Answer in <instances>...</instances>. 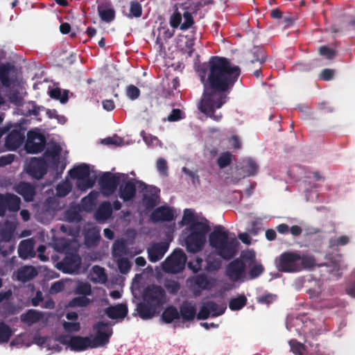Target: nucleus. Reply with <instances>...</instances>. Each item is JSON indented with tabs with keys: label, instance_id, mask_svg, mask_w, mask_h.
I'll return each instance as SVG.
<instances>
[{
	"label": "nucleus",
	"instance_id": "obj_1",
	"mask_svg": "<svg viewBox=\"0 0 355 355\" xmlns=\"http://www.w3.org/2000/svg\"><path fill=\"white\" fill-rule=\"evenodd\" d=\"M241 73L238 66L232 65L228 59L212 56L205 69L200 73V80L204 85L202 98L198 108L207 116L220 121L223 114H216L227 101V95L232 91Z\"/></svg>",
	"mask_w": 355,
	"mask_h": 355
},
{
	"label": "nucleus",
	"instance_id": "obj_2",
	"mask_svg": "<svg viewBox=\"0 0 355 355\" xmlns=\"http://www.w3.org/2000/svg\"><path fill=\"white\" fill-rule=\"evenodd\" d=\"M209 241L216 254L225 261L232 260L239 252V241L236 237H230L228 231H225L221 225L214 227Z\"/></svg>",
	"mask_w": 355,
	"mask_h": 355
},
{
	"label": "nucleus",
	"instance_id": "obj_3",
	"mask_svg": "<svg viewBox=\"0 0 355 355\" xmlns=\"http://www.w3.org/2000/svg\"><path fill=\"white\" fill-rule=\"evenodd\" d=\"M315 265L313 256L296 251L284 252L275 259L276 268L282 272H297L311 269Z\"/></svg>",
	"mask_w": 355,
	"mask_h": 355
},
{
	"label": "nucleus",
	"instance_id": "obj_4",
	"mask_svg": "<svg viewBox=\"0 0 355 355\" xmlns=\"http://www.w3.org/2000/svg\"><path fill=\"white\" fill-rule=\"evenodd\" d=\"M210 231L207 220L193 223L182 231L184 241L188 252H200L206 243V235Z\"/></svg>",
	"mask_w": 355,
	"mask_h": 355
},
{
	"label": "nucleus",
	"instance_id": "obj_5",
	"mask_svg": "<svg viewBox=\"0 0 355 355\" xmlns=\"http://www.w3.org/2000/svg\"><path fill=\"white\" fill-rule=\"evenodd\" d=\"M186 257L181 250H175L162 263L166 272L176 274L182 272L185 266Z\"/></svg>",
	"mask_w": 355,
	"mask_h": 355
},
{
	"label": "nucleus",
	"instance_id": "obj_6",
	"mask_svg": "<svg viewBox=\"0 0 355 355\" xmlns=\"http://www.w3.org/2000/svg\"><path fill=\"white\" fill-rule=\"evenodd\" d=\"M128 178V175L125 173L113 174L110 172L105 173L99 179V184L105 193H113L121 181H125Z\"/></svg>",
	"mask_w": 355,
	"mask_h": 355
},
{
	"label": "nucleus",
	"instance_id": "obj_7",
	"mask_svg": "<svg viewBox=\"0 0 355 355\" xmlns=\"http://www.w3.org/2000/svg\"><path fill=\"white\" fill-rule=\"evenodd\" d=\"M93 329L96 331V336L92 340V349L104 346L110 342L113 331L108 322H98L94 325Z\"/></svg>",
	"mask_w": 355,
	"mask_h": 355
},
{
	"label": "nucleus",
	"instance_id": "obj_8",
	"mask_svg": "<svg viewBox=\"0 0 355 355\" xmlns=\"http://www.w3.org/2000/svg\"><path fill=\"white\" fill-rule=\"evenodd\" d=\"M142 297L144 302L159 308L165 302L166 293L160 286L152 285L145 288Z\"/></svg>",
	"mask_w": 355,
	"mask_h": 355
},
{
	"label": "nucleus",
	"instance_id": "obj_9",
	"mask_svg": "<svg viewBox=\"0 0 355 355\" xmlns=\"http://www.w3.org/2000/svg\"><path fill=\"white\" fill-rule=\"evenodd\" d=\"M195 295H199L202 291L210 290L214 285L215 279L205 273L193 275L188 279Z\"/></svg>",
	"mask_w": 355,
	"mask_h": 355
},
{
	"label": "nucleus",
	"instance_id": "obj_10",
	"mask_svg": "<svg viewBox=\"0 0 355 355\" xmlns=\"http://www.w3.org/2000/svg\"><path fill=\"white\" fill-rule=\"evenodd\" d=\"M46 145L45 137L36 131L30 130L27 133L25 150L28 153L35 154L44 150Z\"/></svg>",
	"mask_w": 355,
	"mask_h": 355
},
{
	"label": "nucleus",
	"instance_id": "obj_11",
	"mask_svg": "<svg viewBox=\"0 0 355 355\" xmlns=\"http://www.w3.org/2000/svg\"><path fill=\"white\" fill-rule=\"evenodd\" d=\"M241 257L245 262V268H250L248 272V278L254 279L259 277L265 270L263 266L257 262L256 254L253 250L243 253Z\"/></svg>",
	"mask_w": 355,
	"mask_h": 355
},
{
	"label": "nucleus",
	"instance_id": "obj_12",
	"mask_svg": "<svg viewBox=\"0 0 355 355\" xmlns=\"http://www.w3.org/2000/svg\"><path fill=\"white\" fill-rule=\"evenodd\" d=\"M122 184L119 187V197L124 202H128L131 200L136 195V183L139 184V187L142 189H145L147 187V185L141 182L137 181L135 179L128 178L125 180L122 181Z\"/></svg>",
	"mask_w": 355,
	"mask_h": 355
},
{
	"label": "nucleus",
	"instance_id": "obj_13",
	"mask_svg": "<svg viewBox=\"0 0 355 355\" xmlns=\"http://www.w3.org/2000/svg\"><path fill=\"white\" fill-rule=\"evenodd\" d=\"M21 199L12 193H0V216L3 217L6 212H17L20 209Z\"/></svg>",
	"mask_w": 355,
	"mask_h": 355
},
{
	"label": "nucleus",
	"instance_id": "obj_14",
	"mask_svg": "<svg viewBox=\"0 0 355 355\" xmlns=\"http://www.w3.org/2000/svg\"><path fill=\"white\" fill-rule=\"evenodd\" d=\"M225 275L232 282L243 280L246 275L245 262L242 258L232 261L226 266Z\"/></svg>",
	"mask_w": 355,
	"mask_h": 355
},
{
	"label": "nucleus",
	"instance_id": "obj_15",
	"mask_svg": "<svg viewBox=\"0 0 355 355\" xmlns=\"http://www.w3.org/2000/svg\"><path fill=\"white\" fill-rule=\"evenodd\" d=\"M25 139V130L21 125L15 126L7 135L5 146L10 150L19 148Z\"/></svg>",
	"mask_w": 355,
	"mask_h": 355
},
{
	"label": "nucleus",
	"instance_id": "obj_16",
	"mask_svg": "<svg viewBox=\"0 0 355 355\" xmlns=\"http://www.w3.org/2000/svg\"><path fill=\"white\" fill-rule=\"evenodd\" d=\"M225 309V306H219L214 301H207L202 303V305L197 314V318L198 320H206L210 315L211 317H217L223 314Z\"/></svg>",
	"mask_w": 355,
	"mask_h": 355
},
{
	"label": "nucleus",
	"instance_id": "obj_17",
	"mask_svg": "<svg viewBox=\"0 0 355 355\" xmlns=\"http://www.w3.org/2000/svg\"><path fill=\"white\" fill-rule=\"evenodd\" d=\"M81 258L78 254H67L62 261L60 262L59 268L65 273H72L78 270L81 265Z\"/></svg>",
	"mask_w": 355,
	"mask_h": 355
},
{
	"label": "nucleus",
	"instance_id": "obj_18",
	"mask_svg": "<svg viewBox=\"0 0 355 355\" xmlns=\"http://www.w3.org/2000/svg\"><path fill=\"white\" fill-rule=\"evenodd\" d=\"M169 248L166 241L154 243L147 249L148 257L150 262L155 263L163 258Z\"/></svg>",
	"mask_w": 355,
	"mask_h": 355
},
{
	"label": "nucleus",
	"instance_id": "obj_19",
	"mask_svg": "<svg viewBox=\"0 0 355 355\" xmlns=\"http://www.w3.org/2000/svg\"><path fill=\"white\" fill-rule=\"evenodd\" d=\"M150 218L153 223L172 221L175 218L173 209L168 206L156 208L150 214Z\"/></svg>",
	"mask_w": 355,
	"mask_h": 355
},
{
	"label": "nucleus",
	"instance_id": "obj_20",
	"mask_svg": "<svg viewBox=\"0 0 355 355\" xmlns=\"http://www.w3.org/2000/svg\"><path fill=\"white\" fill-rule=\"evenodd\" d=\"M97 12L101 21L104 22L110 23L115 19V10L109 1L99 3L97 6Z\"/></svg>",
	"mask_w": 355,
	"mask_h": 355
},
{
	"label": "nucleus",
	"instance_id": "obj_21",
	"mask_svg": "<svg viewBox=\"0 0 355 355\" xmlns=\"http://www.w3.org/2000/svg\"><path fill=\"white\" fill-rule=\"evenodd\" d=\"M128 309L126 304H118L110 306L105 309V315L110 319L122 321L128 315Z\"/></svg>",
	"mask_w": 355,
	"mask_h": 355
},
{
	"label": "nucleus",
	"instance_id": "obj_22",
	"mask_svg": "<svg viewBox=\"0 0 355 355\" xmlns=\"http://www.w3.org/2000/svg\"><path fill=\"white\" fill-rule=\"evenodd\" d=\"M196 304L189 301H184L180 306V318H182V322H191L193 321L196 315Z\"/></svg>",
	"mask_w": 355,
	"mask_h": 355
},
{
	"label": "nucleus",
	"instance_id": "obj_23",
	"mask_svg": "<svg viewBox=\"0 0 355 355\" xmlns=\"http://www.w3.org/2000/svg\"><path fill=\"white\" fill-rule=\"evenodd\" d=\"M28 173L33 178L40 180L47 173V166L42 160H32L29 164Z\"/></svg>",
	"mask_w": 355,
	"mask_h": 355
},
{
	"label": "nucleus",
	"instance_id": "obj_24",
	"mask_svg": "<svg viewBox=\"0 0 355 355\" xmlns=\"http://www.w3.org/2000/svg\"><path fill=\"white\" fill-rule=\"evenodd\" d=\"M92 339L88 337H83L80 336H71V347L70 349L74 352H82L86 350L87 348H92Z\"/></svg>",
	"mask_w": 355,
	"mask_h": 355
},
{
	"label": "nucleus",
	"instance_id": "obj_25",
	"mask_svg": "<svg viewBox=\"0 0 355 355\" xmlns=\"http://www.w3.org/2000/svg\"><path fill=\"white\" fill-rule=\"evenodd\" d=\"M16 192L21 195L27 202L33 200L35 196V188L31 183L26 182H20L15 186Z\"/></svg>",
	"mask_w": 355,
	"mask_h": 355
},
{
	"label": "nucleus",
	"instance_id": "obj_26",
	"mask_svg": "<svg viewBox=\"0 0 355 355\" xmlns=\"http://www.w3.org/2000/svg\"><path fill=\"white\" fill-rule=\"evenodd\" d=\"M44 318V313L35 309H28L20 316L21 321L28 326H31L40 322L43 320Z\"/></svg>",
	"mask_w": 355,
	"mask_h": 355
},
{
	"label": "nucleus",
	"instance_id": "obj_27",
	"mask_svg": "<svg viewBox=\"0 0 355 355\" xmlns=\"http://www.w3.org/2000/svg\"><path fill=\"white\" fill-rule=\"evenodd\" d=\"M18 254L19 257L24 259L35 256L34 243L31 239L23 240L19 243Z\"/></svg>",
	"mask_w": 355,
	"mask_h": 355
},
{
	"label": "nucleus",
	"instance_id": "obj_28",
	"mask_svg": "<svg viewBox=\"0 0 355 355\" xmlns=\"http://www.w3.org/2000/svg\"><path fill=\"white\" fill-rule=\"evenodd\" d=\"M37 275V271L33 266H25L17 270V279L22 283H26Z\"/></svg>",
	"mask_w": 355,
	"mask_h": 355
},
{
	"label": "nucleus",
	"instance_id": "obj_29",
	"mask_svg": "<svg viewBox=\"0 0 355 355\" xmlns=\"http://www.w3.org/2000/svg\"><path fill=\"white\" fill-rule=\"evenodd\" d=\"M157 309L155 306L144 301L139 303L137 306V311L139 317L144 320L152 318L155 315Z\"/></svg>",
	"mask_w": 355,
	"mask_h": 355
},
{
	"label": "nucleus",
	"instance_id": "obj_30",
	"mask_svg": "<svg viewBox=\"0 0 355 355\" xmlns=\"http://www.w3.org/2000/svg\"><path fill=\"white\" fill-rule=\"evenodd\" d=\"M113 208L108 201L103 202L95 213V218L98 221H105L110 218Z\"/></svg>",
	"mask_w": 355,
	"mask_h": 355
},
{
	"label": "nucleus",
	"instance_id": "obj_31",
	"mask_svg": "<svg viewBox=\"0 0 355 355\" xmlns=\"http://www.w3.org/2000/svg\"><path fill=\"white\" fill-rule=\"evenodd\" d=\"M180 319L178 309L173 305H169L165 308L161 315V320L166 324H171Z\"/></svg>",
	"mask_w": 355,
	"mask_h": 355
},
{
	"label": "nucleus",
	"instance_id": "obj_32",
	"mask_svg": "<svg viewBox=\"0 0 355 355\" xmlns=\"http://www.w3.org/2000/svg\"><path fill=\"white\" fill-rule=\"evenodd\" d=\"M90 175L89 167L86 164H83L80 166L73 167L69 171V175L73 180L83 179L88 178Z\"/></svg>",
	"mask_w": 355,
	"mask_h": 355
},
{
	"label": "nucleus",
	"instance_id": "obj_33",
	"mask_svg": "<svg viewBox=\"0 0 355 355\" xmlns=\"http://www.w3.org/2000/svg\"><path fill=\"white\" fill-rule=\"evenodd\" d=\"M241 170L246 176H253L257 173L259 166L252 159L247 158L242 161Z\"/></svg>",
	"mask_w": 355,
	"mask_h": 355
},
{
	"label": "nucleus",
	"instance_id": "obj_34",
	"mask_svg": "<svg viewBox=\"0 0 355 355\" xmlns=\"http://www.w3.org/2000/svg\"><path fill=\"white\" fill-rule=\"evenodd\" d=\"M205 270L208 272H216L221 268L222 261L215 254L210 253L207 257Z\"/></svg>",
	"mask_w": 355,
	"mask_h": 355
},
{
	"label": "nucleus",
	"instance_id": "obj_35",
	"mask_svg": "<svg viewBox=\"0 0 355 355\" xmlns=\"http://www.w3.org/2000/svg\"><path fill=\"white\" fill-rule=\"evenodd\" d=\"M97 194L94 191L90 192L87 196L83 198L81 206L83 211L92 212L96 206Z\"/></svg>",
	"mask_w": 355,
	"mask_h": 355
},
{
	"label": "nucleus",
	"instance_id": "obj_36",
	"mask_svg": "<svg viewBox=\"0 0 355 355\" xmlns=\"http://www.w3.org/2000/svg\"><path fill=\"white\" fill-rule=\"evenodd\" d=\"M12 67L9 64H5L0 66V81L3 86L8 87L12 84L9 76Z\"/></svg>",
	"mask_w": 355,
	"mask_h": 355
},
{
	"label": "nucleus",
	"instance_id": "obj_37",
	"mask_svg": "<svg viewBox=\"0 0 355 355\" xmlns=\"http://www.w3.org/2000/svg\"><path fill=\"white\" fill-rule=\"evenodd\" d=\"M148 192L149 195L144 194V200L147 207H154L156 205L159 190L155 187H150Z\"/></svg>",
	"mask_w": 355,
	"mask_h": 355
},
{
	"label": "nucleus",
	"instance_id": "obj_38",
	"mask_svg": "<svg viewBox=\"0 0 355 355\" xmlns=\"http://www.w3.org/2000/svg\"><path fill=\"white\" fill-rule=\"evenodd\" d=\"M247 297L244 295L232 298L229 302V308L232 311H239L243 308L247 304Z\"/></svg>",
	"mask_w": 355,
	"mask_h": 355
},
{
	"label": "nucleus",
	"instance_id": "obj_39",
	"mask_svg": "<svg viewBox=\"0 0 355 355\" xmlns=\"http://www.w3.org/2000/svg\"><path fill=\"white\" fill-rule=\"evenodd\" d=\"M12 330L4 322H0V343H8L12 336Z\"/></svg>",
	"mask_w": 355,
	"mask_h": 355
},
{
	"label": "nucleus",
	"instance_id": "obj_40",
	"mask_svg": "<svg viewBox=\"0 0 355 355\" xmlns=\"http://www.w3.org/2000/svg\"><path fill=\"white\" fill-rule=\"evenodd\" d=\"M232 162V155L230 152L222 153L216 160V164L220 169L228 166Z\"/></svg>",
	"mask_w": 355,
	"mask_h": 355
},
{
	"label": "nucleus",
	"instance_id": "obj_41",
	"mask_svg": "<svg viewBox=\"0 0 355 355\" xmlns=\"http://www.w3.org/2000/svg\"><path fill=\"white\" fill-rule=\"evenodd\" d=\"M142 15V7L141 5L135 1H132L130 3V12L126 16L128 18L140 17Z\"/></svg>",
	"mask_w": 355,
	"mask_h": 355
},
{
	"label": "nucleus",
	"instance_id": "obj_42",
	"mask_svg": "<svg viewBox=\"0 0 355 355\" xmlns=\"http://www.w3.org/2000/svg\"><path fill=\"white\" fill-rule=\"evenodd\" d=\"M61 153V147L59 145H55L51 148L48 149L45 154L50 156L53 159V163L55 166H58L60 163V155Z\"/></svg>",
	"mask_w": 355,
	"mask_h": 355
},
{
	"label": "nucleus",
	"instance_id": "obj_43",
	"mask_svg": "<svg viewBox=\"0 0 355 355\" xmlns=\"http://www.w3.org/2000/svg\"><path fill=\"white\" fill-rule=\"evenodd\" d=\"M15 228L11 224H8L0 230V236L3 241L8 242L12 240Z\"/></svg>",
	"mask_w": 355,
	"mask_h": 355
},
{
	"label": "nucleus",
	"instance_id": "obj_44",
	"mask_svg": "<svg viewBox=\"0 0 355 355\" xmlns=\"http://www.w3.org/2000/svg\"><path fill=\"white\" fill-rule=\"evenodd\" d=\"M113 255L114 257H121L126 252V243L125 241H116L112 246Z\"/></svg>",
	"mask_w": 355,
	"mask_h": 355
},
{
	"label": "nucleus",
	"instance_id": "obj_45",
	"mask_svg": "<svg viewBox=\"0 0 355 355\" xmlns=\"http://www.w3.org/2000/svg\"><path fill=\"white\" fill-rule=\"evenodd\" d=\"M196 218L190 209H185L184 211L183 217L181 221L182 225H191L193 223H198Z\"/></svg>",
	"mask_w": 355,
	"mask_h": 355
},
{
	"label": "nucleus",
	"instance_id": "obj_46",
	"mask_svg": "<svg viewBox=\"0 0 355 355\" xmlns=\"http://www.w3.org/2000/svg\"><path fill=\"white\" fill-rule=\"evenodd\" d=\"M55 190L58 197H65L71 192V185L67 182H63L57 185Z\"/></svg>",
	"mask_w": 355,
	"mask_h": 355
},
{
	"label": "nucleus",
	"instance_id": "obj_47",
	"mask_svg": "<svg viewBox=\"0 0 355 355\" xmlns=\"http://www.w3.org/2000/svg\"><path fill=\"white\" fill-rule=\"evenodd\" d=\"M91 301L89 298L85 296H78L73 298L69 302V306L70 307H83L87 306L90 304Z\"/></svg>",
	"mask_w": 355,
	"mask_h": 355
},
{
	"label": "nucleus",
	"instance_id": "obj_48",
	"mask_svg": "<svg viewBox=\"0 0 355 355\" xmlns=\"http://www.w3.org/2000/svg\"><path fill=\"white\" fill-rule=\"evenodd\" d=\"M319 54L327 60L334 59L336 54V50L329 48L328 46H321L318 49Z\"/></svg>",
	"mask_w": 355,
	"mask_h": 355
},
{
	"label": "nucleus",
	"instance_id": "obj_49",
	"mask_svg": "<svg viewBox=\"0 0 355 355\" xmlns=\"http://www.w3.org/2000/svg\"><path fill=\"white\" fill-rule=\"evenodd\" d=\"M94 180L90 178L89 176H88V178L77 180L76 182L77 188L81 191H85L90 189L94 186Z\"/></svg>",
	"mask_w": 355,
	"mask_h": 355
},
{
	"label": "nucleus",
	"instance_id": "obj_50",
	"mask_svg": "<svg viewBox=\"0 0 355 355\" xmlns=\"http://www.w3.org/2000/svg\"><path fill=\"white\" fill-rule=\"evenodd\" d=\"M76 293L82 295V296L89 295L92 293L91 285L87 283H80L76 288Z\"/></svg>",
	"mask_w": 355,
	"mask_h": 355
},
{
	"label": "nucleus",
	"instance_id": "obj_51",
	"mask_svg": "<svg viewBox=\"0 0 355 355\" xmlns=\"http://www.w3.org/2000/svg\"><path fill=\"white\" fill-rule=\"evenodd\" d=\"M125 92L126 96L132 101L137 99L141 94L140 89L134 85L127 86Z\"/></svg>",
	"mask_w": 355,
	"mask_h": 355
},
{
	"label": "nucleus",
	"instance_id": "obj_52",
	"mask_svg": "<svg viewBox=\"0 0 355 355\" xmlns=\"http://www.w3.org/2000/svg\"><path fill=\"white\" fill-rule=\"evenodd\" d=\"M182 171L187 175H188L192 181V184L193 185L200 184V177L198 175V171H192L188 168L184 166L182 168Z\"/></svg>",
	"mask_w": 355,
	"mask_h": 355
},
{
	"label": "nucleus",
	"instance_id": "obj_53",
	"mask_svg": "<svg viewBox=\"0 0 355 355\" xmlns=\"http://www.w3.org/2000/svg\"><path fill=\"white\" fill-rule=\"evenodd\" d=\"M184 21L180 25L181 30H187L194 23L193 16L191 13L188 11H186L182 15Z\"/></svg>",
	"mask_w": 355,
	"mask_h": 355
},
{
	"label": "nucleus",
	"instance_id": "obj_54",
	"mask_svg": "<svg viewBox=\"0 0 355 355\" xmlns=\"http://www.w3.org/2000/svg\"><path fill=\"white\" fill-rule=\"evenodd\" d=\"M118 268L121 273L126 274L128 273L130 268L131 264L128 259L126 258H121L118 260Z\"/></svg>",
	"mask_w": 355,
	"mask_h": 355
},
{
	"label": "nucleus",
	"instance_id": "obj_55",
	"mask_svg": "<svg viewBox=\"0 0 355 355\" xmlns=\"http://www.w3.org/2000/svg\"><path fill=\"white\" fill-rule=\"evenodd\" d=\"M182 14L176 9L170 17L171 26L177 28L182 24Z\"/></svg>",
	"mask_w": 355,
	"mask_h": 355
},
{
	"label": "nucleus",
	"instance_id": "obj_56",
	"mask_svg": "<svg viewBox=\"0 0 355 355\" xmlns=\"http://www.w3.org/2000/svg\"><path fill=\"white\" fill-rule=\"evenodd\" d=\"M289 345L293 354L295 355H303L302 350L304 349V346L303 344L299 343L296 340H291L289 341Z\"/></svg>",
	"mask_w": 355,
	"mask_h": 355
},
{
	"label": "nucleus",
	"instance_id": "obj_57",
	"mask_svg": "<svg viewBox=\"0 0 355 355\" xmlns=\"http://www.w3.org/2000/svg\"><path fill=\"white\" fill-rule=\"evenodd\" d=\"M62 325L67 332H78L80 329V324L78 322H64Z\"/></svg>",
	"mask_w": 355,
	"mask_h": 355
},
{
	"label": "nucleus",
	"instance_id": "obj_58",
	"mask_svg": "<svg viewBox=\"0 0 355 355\" xmlns=\"http://www.w3.org/2000/svg\"><path fill=\"white\" fill-rule=\"evenodd\" d=\"M157 171L163 175H168V165L165 159L159 158L157 161Z\"/></svg>",
	"mask_w": 355,
	"mask_h": 355
},
{
	"label": "nucleus",
	"instance_id": "obj_59",
	"mask_svg": "<svg viewBox=\"0 0 355 355\" xmlns=\"http://www.w3.org/2000/svg\"><path fill=\"white\" fill-rule=\"evenodd\" d=\"M164 286L171 293H176L180 288V284L175 280H168L165 282Z\"/></svg>",
	"mask_w": 355,
	"mask_h": 355
},
{
	"label": "nucleus",
	"instance_id": "obj_60",
	"mask_svg": "<svg viewBox=\"0 0 355 355\" xmlns=\"http://www.w3.org/2000/svg\"><path fill=\"white\" fill-rule=\"evenodd\" d=\"M277 295L268 293L263 295L257 298V302L260 304H270L276 300Z\"/></svg>",
	"mask_w": 355,
	"mask_h": 355
},
{
	"label": "nucleus",
	"instance_id": "obj_61",
	"mask_svg": "<svg viewBox=\"0 0 355 355\" xmlns=\"http://www.w3.org/2000/svg\"><path fill=\"white\" fill-rule=\"evenodd\" d=\"M266 57L261 50L257 49L254 52H253V58L251 60L252 63L258 62L259 64H262L266 62Z\"/></svg>",
	"mask_w": 355,
	"mask_h": 355
},
{
	"label": "nucleus",
	"instance_id": "obj_62",
	"mask_svg": "<svg viewBox=\"0 0 355 355\" xmlns=\"http://www.w3.org/2000/svg\"><path fill=\"white\" fill-rule=\"evenodd\" d=\"M184 117V114L180 109H173L168 116L169 121H177Z\"/></svg>",
	"mask_w": 355,
	"mask_h": 355
},
{
	"label": "nucleus",
	"instance_id": "obj_63",
	"mask_svg": "<svg viewBox=\"0 0 355 355\" xmlns=\"http://www.w3.org/2000/svg\"><path fill=\"white\" fill-rule=\"evenodd\" d=\"M187 41L185 42V51L188 53V55L191 57L194 52L193 48L195 44V40L191 37H186Z\"/></svg>",
	"mask_w": 355,
	"mask_h": 355
},
{
	"label": "nucleus",
	"instance_id": "obj_64",
	"mask_svg": "<svg viewBox=\"0 0 355 355\" xmlns=\"http://www.w3.org/2000/svg\"><path fill=\"white\" fill-rule=\"evenodd\" d=\"M202 258L197 257L196 259V264L193 265V263L189 262L188 263V267L192 270L193 273H198L202 268Z\"/></svg>",
	"mask_w": 355,
	"mask_h": 355
}]
</instances>
